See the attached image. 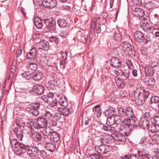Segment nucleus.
<instances>
[{"instance_id": "f257e3e1", "label": "nucleus", "mask_w": 159, "mask_h": 159, "mask_svg": "<svg viewBox=\"0 0 159 159\" xmlns=\"http://www.w3.org/2000/svg\"><path fill=\"white\" fill-rule=\"evenodd\" d=\"M134 37L137 42H142L145 44L150 43L152 39V37L150 35L148 34L145 37L143 33L139 31H137L134 33Z\"/></svg>"}, {"instance_id": "f03ea898", "label": "nucleus", "mask_w": 159, "mask_h": 159, "mask_svg": "<svg viewBox=\"0 0 159 159\" xmlns=\"http://www.w3.org/2000/svg\"><path fill=\"white\" fill-rule=\"evenodd\" d=\"M118 111L119 114L124 117L126 116L131 117L134 115L133 110L130 107H127L126 109H124L121 107L118 108Z\"/></svg>"}, {"instance_id": "7ed1b4c3", "label": "nucleus", "mask_w": 159, "mask_h": 159, "mask_svg": "<svg viewBox=\"0 0 159 159\" xmlns=\"http://www.w3.org/2000/svg\"><path fill=\"white\" fill-rule=\"evenodd\" d=\"M57 2L56 0H43L42 4L47 8H52L56 6Z\"/></svg>"}, {"instance_id": "20e7f679", "label": "nucleus", "mask_w": 159, "mask_h": 159, "mask_svg": "<svg viewBox=\"0 0 159 159\" xmlns=\"http://www.w3.org/2000/svg\"><path fill=\"white\" fill-rule=\"evenodd\" d=\"M27 152L28 155L31 157H34L36 156L39 151L38 148L35 146H31L28 148L26 151Z\"/></svg>"}, {"instance_id": "39448f33", "label": "nucleus", "mask_w": 159, "mask_h": 159, "mask_svg": "<svg viewBox=\"0 0 159 159\" xmlns=\"http://www.w3.org/2000/svg\"><path fill=\"white\" fill-rule=\"evenodd\" d=\"M135 121L134 119L129 118L125 119L122 120V124L126 127H129L130 129L133 128L135 126Z\"/></svg>"}, {"instance_id": "423d86ee", "label": "nucleus", "mask_w": 159, "mask_h": 159, "mask_svg": "<svg viewBox=\"0 0 159 159\" xmlns=\"http://www.w3.org/2000/svg\"><path fill=\"white\" fill-rule=\"evenodd\" d=\"M37 47L38 49L47 51L49 49V43L46 41H41L37 43Z\"/></svg>"}, {"instance_id": "0eeeda50", "label": "nucleus", "mask_w": 159, "mask_h": 159, "mask_svg": "<svg viewBox=\"0 0 159 159\" xmlns=\"http://www.w3.org/2000/svg\"><path fill=\"white\" fill-rule=\"evenodd\" d=\"M19 143L15 138L12 139L11 140V146L14 148L17 149L16 151L18 152V153H16V152H15V153H16L17 155H20L22 154V152L21 150L18 148Z\"/></svg>"}, {"instance_id": "6e6552de", "label": "nucleus", "mask_w": 159, "mask_h": 159, "mask_svg": "<svg viewBox=\"0 0 159 159\" xmlns=\"http://www.w3.org/2000/svg\"><path fill=\"white\" fill-rule=\"evenodd\" d=\"M44 89V87L42 85H35L33 86L31 91L38 95H41L43 93Z\"/></svg>"}, {"instance_id": "1a4fd4ad", "label": "nucleus", "mask_w": 159, "mask_h": 159, "mask_svg": "<svg viewBox=\"0 0 159 159\" xmlns=\"http://www.w3.org/2000/svg\"><path fill=\"white\" fill-rule=\"evenodd\" d=\"M42 21L45 25V28L48 30V32H49L50 31L51 33L53 31V29H54V24L48 19H43L42 20Z\"/></svg>"}, {"instance_id": "9d476101", "label": "nucleus", "mask_w": 159, "mask_h": 159, "mask_svg": "<svg viewBox=\"0 0 159 159\" xmlns=\"http://www.w3.org/2000/svg\"><path fill=\"white\" fill-rule=\"evenodd\" d=\"M132 13L137 17H142L144 15V10L138 7H133L132 8Z\"/></svg>"}, {"instance_id": "9b49d317", "label": "nucleus", "mask_w": 159, "mask_h": 159, "mask_svg": "<svg viewBox=\"0 0 159 159\" xmlns=\"http://www.w3.org/2000/svg\"><path fill=\"white\" fill-rule=\"evenodd\" d=\"M130 130V129L129 127L125 126L123 125L118 129V131L120 133L124 136H128L129 134Z\"/></svg>"}, {"instance_id": "f8f14e48", "label": "nucleus", "mask_w": 159, "mask_h": 159, "mask_svg": "<svg viewBox=\"0 0 159 159\" xmlns=\"http://www.w3.org/2000/svg\"><path fill=\"white\" fill-rule=\"evenodd\" d=\"M36 49L33 48L30 50V52L27 54L26 58L28 60L34 61L36 57Z\"/></svg>"}, {"instance_id": "ddd939ff", "label": "nucleus", "mask_w": 159, "mask_h": 159, "mask_svg": "<svg viewBox=\"0 0 159 159\" xmlns=\"http://www.w3.org/2000/svg\"><path fill=\"white\" fill-rule=\"evenodd\" d=\"M110 63L111 66L115 67H120L121 65V62L120 59L115 57L111 58Z\"/></svg>"}, {"instance_id": "4468645a", "label": "nucleus", "mask_w": 159, "mask_h": 159, "mask_svg": "<svg viewBox=\"0 0 159 159\" xmlns=\"http://www.w3.org/2000/svg\"><path fill=\"white\" fill-rule=\"evenodd\" d=\"M107 148L108 149L107 146L101 145L99 146H95V150L97 152L99 153L107 154L109 151L107 149Z\"/></svg>"}, {"instance_id": "2eb2a0df", "label": "nucleus", "mask_w": 159, "mask_h": 159, "mask_svg": "<svg viewBox=\"0 0 159 159\" xmlns=\"http://www.w3.org/2000/svg\"><path fill=\"white\" fill-rule=\"evenodd\" d=\"M13 131L16 134L17 137L20 140H21L23 136V132L22 129L19 127L15 128Z\"/></svg>"}, {"instance_id": "dca6fc26", "label": "nucleus", "mask_w": 159, "mask_h": 159, "mask_svg": "<svg viewBox=\"0 0 159 159\" xmlns=\"http://www.w3.org/2000/svg\"><path fill=\"white\" fill-rule=\"evenodd\" d=\"M122 46V50L124 53L127 52L128 50L132 48L131 44L128 41H123Z\"/></svg>"}, {"instance_id": "f3484780", "label": "nucleus", "mask_w": 159, "mask_h": 159, "mask_svg": "<svg viewBox=\"0 0 159 159\" xmlns=\"http://www.w3.org/2000/svg\"><path fill=\"white\" fill-rule=\"evenodd\" d=\"M145 72L146 75L150 77L152 76L153 75L154 71L153 68L150 66H149L145 67Z\"/></svg>"}, {"instance_id": "a211bd4d", "label": "nucleus", "mask_w": 159, "mask_h": 159, "mask_svg": "<svg viewBox=\"0 0 159 159\" xmlns=\"http://www.w3.org/2000/svg\"><path fill=\"white\" fill-rule=\"evenodd\" d=\"M129 70L125 68L124 66L122 67L121 75H122L123 78L126 80L129 77Z\"/></svg>"}, {"instance_id": "6ab92c4d", "label": "nucleus", "mask_w": 159, "mask_h": 159, "mask_svg": "<svg viewBox=\"0 0 159 159\" xmlns=\"http://www.w3.org/2000/svg\"><path fill=\"white\" fill-rule=\"evenodd\" d=\"M36 120L38 124L41 128H43L47 125V121L45 118L39 117L37 118Z\"/></svg>"}, {"instance_id": "aec40b11", "label": "nucleus", "mask_w": 159, "mask_h": 159, "mask_svg": "<svg viewBox=\"0 0 159 159\" xmlns=\"http://www.w3.org/2000/svg\"><path fill=\"white\" fill-rule=\"evenodd\" d=\"M142 7H144L148 10L153 9L155 8L154 4L151 2H148L145 3H143Z\"/></svg>"}, {"instance_id": "412c9836", "label": "nucleus", "mask_w": 159, "mask_h": 159, "mask_svg": "<svg viewBox=\"0 0 159 159\" xmlns=\"http://www.w3.org/2000/svg\"><path fill=\"white\" fill-rule=\"evenodd\" d=\"M54 131L50 127L48 126L44 129L43 131V134L44 136H47L49 135L50 134H52Z\"/></svg>"}, {"instance_id": "4be33fe9", "label": "nucleus", "mask_w": 159, "mask_h": 159, "mask_svg": "<svg viewBox=\"0 0 159 159\" xmlns=\"http://www.w3.org/2000/svg\"><path fill=\"white\" fill-rule=\"evenodd\" d=\"M59 104L61 106L66 107L67 106V99L65 96H61L60 98Z\"/></svg>"}, {"instance_id": "5701e85b", "label": "nucleus", "mask_w": 159, "mask_h": 159, "mask_svg": "<svg viewBox=\"0 0 159 159\" xmlns=\"http://www.w3.org/2000/svg\"><path fill=\"white\" fill-rule=\"evenodd\" d=\"M61 114L64 116H67L69 113V108L67 107L64 108H59L58 109Z\"/></svg>"}, {"instance_id": "b1692460", "label": "nucleus", "mask_w": 159, "mask_h": 159, "mask_svg": "<svg viewBox=\"0 0 159 159\" xmlns=\"http://www.w3.org/2000/svg\"><path fill=\"white\" fill-rule=\"evenodd\" d=\"M32 77L33 79L35 80H39L42 78V75L40 72L35 71L33 73Z\"/></svg>"}, {"instance_id": "393cba45", "label": "nucleus", "mask_w": 159, "mask_h": 159, "mask_svg": "<svg viewBox=\"0 0 159 159\" xmlns=\"http://www.w3.org/2000/svg\"><path fill=\"white\" fill-rule=\"evenodd\" d=\"M57 102L56 100H53L49 103V106L51 107V109L53 110V111H57L59 109V108L57 107Z\"/></svg>"}, {"instance_id": "a878e982", "label": "nucleus", "mask_w": 159, "mask_h": 159, "mask_svg": "<svg viewBox=\"0 0 159 159\" xmlns=\"http://www.w3.org/2000/svg\"><path fill=\"white\" fill-rule=\"evenodd\" d=\"M46 149L50 152H53L55 148V145L53 144L48 143L45 144Z\"/></svg>"}, {"instance_id": "bb28decb", "label": "nucleus", "mask_w": 159, "mask_h": 159, "mask_svg": "<svg viewBox=\"0 0 159 159\" xmlns=\"http://www.w3.org/2000/svg\"><path fill=\"white\" fill-rule=\"evenodd\" d=\"M50 138L52 141L55 142H58L60 139V137L55 131L52 134Z\"/></svg>"}, {"instance_id": "cd10ccee", "label": "nucleus", "mask_w": 159, "mask_h": 159, "mask_svg": "<svg viewBox=\"0 0 159 159\" xmlns=\"http://www.w3.org/2000/svg\"><path fill=\"white\" fill-rule=\"evenodd\" d=\"M149 95V92L145 90H143L140 93L139 96L145 101L146 99L148 98Z\"/></svg>"}, {"instance_id": "c85d7f7f", "label": "nucleus", "mask_w": 159, "mask_h": 159, "mask_svg": "<svg viewBox=\"0 0 159 159\" xmlns=\"http://www.w3.org/2000/svg\"><path fill=\"white\" fill-rule=\"evenodd\" d=\"M114 39L116 41L120 42L121 39V36L120 32L118 30L116 31L114 34Z\"/></svg>"}, {"instance_id": "c756f323", "label": "nucleus", "mask_w": 159, "mask_h": 159, "mask_svg": "<svg viewBox=\"0 0 159 159\" xmlns=\"http://www.w3.org/2000/svg\"><path fill=\"white\" fill-rule=\"evenodd\" d=\"M32 138L36 141H39L42 140V136L41 134L38 132H34L32 133Z\"/></svg>"}, {"instance_id": "7c9ffc66", "label": "nucleus", "mask_w": 159, "mask_h": 159, "mask_svg": "<svg viewBox=\"0 0 159 159\" xmlns=\"http://www.w3.org/2000/svg\"><path fill=\"white\" fill-rule=\"evenodd\" d=\"M158 127L156 126V124H153L151 123L148 127V129L149 131L152 133H154L156 131Z\"/></svg>"}, {"instance_id": "2f4dec72", "label": "nucleus", "mask_w": 159, "mask_h": 159, "mask_svg": "<svg viewBox=\"0 0 159 159\" xmlns=\"http://www.w3.org/2000/svg\"><path fill=\"white\" fill-rule=\"evenodd\" d=\"M16 123L18 127H23L25 125L24 122L21 118L17 117L16 118Z\"/></svg>"}, {"instance_id": "473e14b6", "label": "nucleus", "mask_w": 159, "mask_h": 159, "mask_svg": "<svg viewBox=\"0 0 159 159\" xmlns=\"http://www.w3.org/2000/svg\"><path fill=\"white\" fill-rule=\"evenodd\" d=\"M28 111L32 115L35 116H37L39 115L38 109H34L33 107L29 108V107H28Z\"/></svg>"}, {"instance_id": "72a5a7b5", "label": "nucleus", "mask_w": 159, "mask_h": 159, "mask_svg": "<svg viewBox=\"0 0 159 159\" xmlns=\"http://www.w3.org/2000/svg\"><path fill=\"white\" fill-rule=\"evenodd\" d=\"M150 121L146 120V119H143V120H141V121L140 122V125L141 126H143L144 128H148V126L150 124L149 121Z\"/></svg>"}, {"instance_id": "f704fd0d", "label": "nucleus", "mask_w": 159, "mask_h": 159, "mask_svg": "<svg viewBox=\"0 0 159 159\" xmlns=\"http://www.w3.org/2000/svg\"><path fill=\"white\" fill-rule=\"evenodd\" d=\"M145 101L144 99L138 96V98H136L135 100V102L138 106H140L143 105Z\"/></svg>"}, {"instance_id": "c9c22d12", "label": "nucleus", "mask_w": 159, "mask_h": 159, "mask_svg": "<svg viewBox=\"0 0 159 159\" xmlns=\"http://www.w3.org/2000/svg\"><path fill=\"white\" fill-rule=\"evenodd\" d=\"M57 23L59 26L61 28H64L67 25L66 21L63 19L58 20L57 21Z\"/></svg>"}, {"instance_id": "e433bc0d", "label": "nucleus", "mask_w": 159, "mask_h": 159, "mask_svg": "<svg viewBox=\"0 0 159 159\" xmlns=\"http://www.w3.org/2000/svg\"><path fill=\"white\" fill-rule=\"evenodd\" d=\"M40 63L43 67H46L48 65V60L46 57H43L40 60Z\"/></svg>"}, {"instance_id": "4c0bfd02", "label": "nucleus", "mask_w": 159, "mask_h": 159, "mask_svg": "<svg viewBox=\"0 0 159 159\" xmlns=\"http://www.w3.org/2000/svg\"><path fill=\"white\" fill-rule=\"evenodd\" d=\"M114 118L115 116H110L109 117H107V125H108H108H110L115 124Z\"/></svg>"}, {"instance_id": "58836bf2", "label": "nucleus", "mask_w": 159, "mask_h": 159, "mask_svg": "<svg viewBox=\"0 0 159 159\" xmlns=\"http://www.w3.org/2000/svg\"><path fill=\"white\" fill-rule=\"evenodd\" d=\"M21 75L23 78L28 80L31 79L32 77V75L31 73L28 71L25 72L24 73H22Z\"/></svg>"}, {"instance_id": "ea45409f", "label": "nucleus", "mask_w": 159, "mask_h": 159, "mask_svg": "<svg viewBox=\"0 0 159 159\" xmlns=\"http://www.w3.org/2000/svg\"><path fill=\"white\" fill-rule=\"evenodd\" d=\"M39 152L40 156L43 159L46 158L49 156V154L44 150H42L39 151Z\"/></svg>"}, {"instance_id": "a19ab883", "label": "nucleus", "mask_w": 159, "mask_h": 159, "mask_svg": "<svg viewBox=\"0 0 159 159\" xmlns=\"http://www.w3.org/2000/svg\"><path fill=\"white\" fill-rule=\"evenodd\" d=\"M114 139L117 141L120 142H125L126 139L121 135H115L114 137Z\"/></svg>"}, {"instance_id": "79ce46f5", "label": "nucleus", "mask_w": 159, "mask_h": 159, "mask_svg": "<svg viewBox=\"0 0 159 159\" xmlns=\"http://www.w3.org/2000/svg\"><path fill=\"white\" fill-rule=\"evenodd\" d=\"M137 153L138 155L139 156V159H149V157L144 155L142 151H138Z\"/></svg>"}, {"instance_id": "37998d69", "label": "nucleus", "mask_w": 159, "mask_h": 159, "mask_svg": "<svg viewBox=\"0 0 159 159\" xmlns=\"http://www.w3.org/2000/svg\"><path fill=\"white\" fill-rule=\"evenodd\" d=\"M144 119H146V120L150 121L152 119V114L149 112H145L144 115Z\"/></svg>"}, {"instance_id": "c03bdc74", "label": "nucleus", "mask_w": 159, "mask_h": 159, "mask_svg": "<svg viewBox=\"0 0 159 159\" xmlns=\"http://www.w3.org/2000/svg\"><path fill=\"white\" fill-rule=\"evenodd\" d=\"M89 157L92 159H102V157L101 155L96 153L91 154Z\"/></svg>"}, {"instance_id": "a18cd8bd", "label": "nucleus", "mask_w": 159, "mask_h": 159, "mask_svg": "<svg viewBox=\"0 0 159 159\" xmlns=\"http://www.w3.org/2000/svg\"><path fill=\"white\" fill-rule=\"evenodd\" d=\"M125 53L132 57L135 56V51L132 49V48L128 50L127 52H125Z\"/></svg>"}, {"instance_id": "49530a36", "label": "nucleus", "mask_w": 159, "mask_h": 159, "mask_svg": "<svg viewBox=\"0 0 159 159\" xmlns=\"http://www.w3.org/2000/svg\"><path fill=\"white\" fill-rule=\"evenodd\" d=\"M40 104L38 102H34L31 103L28 106L29 108L33 107L34 109H38L39 107Z\"/></svg>"}, {"instance_id": "de8ad7c7", "label": "nucleus", "mask_w": 159, "mask_h": 159, "mask_svg": "<svg viewBox=\"0 0 159 159\" xmlns=\"http://www.w3.org/2000/svg\"><path fill=\"white\" fill-rule=\"evenodd\" d=\"M132 3L135 6L142 7L143 5L141 0H132Z\"/></svg>"}, {"instance_id": "09e8293b", "label": "nucleus", "mask_w": 159, "mask_h": 159, "mask_svg": "<svg viewBox=\"0 0 159 159\" xmlns=\"http://www.w3.org/2000/svg\"><path fill=\"white\" fill-rule=\"evenodd\" d=\"M151 102L152 103H157L159 102V97L153 96L151 98Z\"/></svg>"}, {"instance_id": "8fccbe9b", "label": "nucleus", "mask_w": 159, "mask_h": 159, "mask_svg": "<svg viewBox=\"0 0 159 159\" xmlns=\"http://www.w3.org/2000/svg\"><path fill=\"white\" fill-rule=\"evenodd\" d=\"M27 66L31 70H35L37 69V65L35 63H30L28 64Z\"/></svg>"}, {"instance_id": "3c124183", "label": "nucleus", "mask_w": 159, "mask_h": 159, "mask_svg": "<svg viewBox=\"0 0 159 159\" xmlns=\"http://www.w3.org/2000/svg\"><path fill=\"white\" fill-rule=\"evenodd\" d=\"M47 124L52 126H55L57 125V122L54 120L50 119L47 121Z\"/></svg>"}, {"instance_id": "603ef678", "label": "nucleus", "mask_w": 159, "mask_h": 159, "mask_svg": "<svg viewBox=\"0 0 159 159\" xmlns=\"http://www.w3.org/2000/svg\"><path fill=\"white\" fill-rule=\"evenodd\" d=\"M68 34V31L67 30H62L59 34V35L62 38H66Z\"/></svg>"}, {"instance_id": "864d4df0", "label": "nucleus", "mask_w": 159, "mask_h": 159, "mask_svg": "<svg viewBox=\"0 0 159 159\" xmlns=\"http://www.w3.org/2000/svg\"><path fill=\"white\" fill-rule=\"evenodd\" d=\"M121 121V117L119 116H115L114 123L115 124H119Z\"/></svg>"}, {"instance_id": "5fc2aeb1", "label": "nucleus", "mask_w": 159, "mask_h": 159, "mask_svg": "<svg viewBox=\"0 0 159 159\" xmlns=\"http://www.w3.org/2000/svg\"><path fill=\"white\" fill-rule=\"evenodd\" d=\"M125 62L129 69H132L134 67V66L132 62L130 60L127 59L125 61Z\"/></svg>"}, {"instance_id": "6e6d98bb", "label": "nucleus", "mask_w": 159, "mask_h": 159, "mask_svg": "<svg viewBox=\"0 0 159 159\" xmlns=\"http://www.w3.org/2000/svg\"><path fill=\"white\" fill-rule=\"evenodd\" d=\"M52 115L53 114L52 113L49 111H45V113L44 114V116L46 119H48L49 120L52 117Z\"/></svg>"}, {"instance_id": "4d7b16f0", "label": "nucleus", "mask_w": 159, "mask_h": 159, "mask_svg": "<svg viewBox=\"0 0 159 159\" xmlns=\"http://www.w3.org/2000/svg\"><path fill=\"white\" fill-rule=\"evenodd\" d=\"M155 133L156 134L153 135V139H155L157 141V140L159 139V127L157 128Z\"/></svg>"}, {"instance_id": "13d9d810", "label": "nucleus", "mask_w": 159, "mask_h": 159, "mask_svg": "<svg viewBox=\"0 0 159 159\" xmlns=\"http://www.w3.org/2000/svg\"><path fill=\"white\" fill-rule=\"evenodd\" d=\"M143 30L145 32L148 31L151 29V27L148 24H143Z\"/></svg>"}, {"instance_id": "bf43d9fd", "label": "nucleus", "mask_w": 159, "mask_h": 159, "mask_svg": "<svg viewBox=\"0 0 159 159\" xmlns=\"http://www.w3.org/2000/svg\"><path fill=\"white\" fill-rule=\"evenodd\" d=\"M147 83L148 85H153L155 83V81L154 79L151 78L148 79L147 81Z\"/></svg>"}, {"instance_id": "052dcab7", "label": "nucleus", "mask_w": 159, "mask_h": 159, "mask_svg": "<svg viewBox=\"0 0 159 159\" xmlns=\"http://www.w3.org/2000/svg\"><path fill=\"white\" fill-rule=\"evenodd\" d=\"M61 57L62 58V60H65L67 58V52L66 51L65 52L61 51Z\"/></svg>"}, {"instance_id": "680f3d73", "label": "nucleus", "mask_w": 159, "mask_h": 159, "mask_svg": "<svg viewBox=\"0 0 159 159\" xmlns=\"http://www.w3.org/2000/svg\"><path fill=\"white\" fill-rule=\"evenodd\" d=\"M41 98L45 102H48L50 101L47 95H44L41 96Z\"/></svg>"}, {"instance_id": "e2e57ef3", "label": "nucleus", "mask_w": 159, "mask_h": 159, "mask_svg": "<svg viewBox=\"0 0 159 159\" xmlns=\"http://www.w3.org/2000/svg\"><path fill=\"white\" fill-rule=\"evenodd\" d=\"M111 125H104L103 126L102 129L104 131H109L111 130Z\"/></svg>"}, {"instance_id": "0e129e2a", "label": "nucleus", "mask_w": 159, "mask_h": 159, "mask_svg": "<svg viewBox=\"0 0 159 159\" xmlns=\"http://www.w3.org/2000/svg\"><path fill=\"white\" fill-rule=\"evenodd\" d=\"M139 156L138 154H132L130 155L128 159H139Z\"/></svg>"}, {"instance_id": "69168bd1", "label": "nucleus", "mask_w": 159, "mask_h": 159, "mask_svg": "<svg viewBox=\"0 0 159 159\" xmlns=\"http://www.w3.org/2000/svg\"><path fill=\"white\" fill-rule=\"evenodd\" d=\"M42 22V20H40L35 24V25L37 28L38 29H41L42 28L43 26Z\"/></svg>"}, {"instance_id": "338daca9", "label": "nucleus", "mask_w": 159, "mask_h": 159, "mask_svg": "<svg viewBox=\"0 0 159 159\" xmlns=\"http://www.w3.org/2000/svg\"><path fill=\"white\" fill-rule=\"evenodd\" d=\"M122 67L120 68H117L114 70V72L115 75H121V73Z\"/></svg>"}, {"instance_id": "774afa93", "label": "nucleus", "mask_w": 159, "mask_h": 159, "mask_svg": "<svg viewBox=\"0 0 159 159\" xmlns=\"http://www.w3.org/2000/svg\"><path fill=\"white\" fill-rule=\"evenodd\" d=\"M19 148L22 149H24L27 151L28 147L25 145L23 144L22 143H19Z\"/></svg>"}]
</instances>
